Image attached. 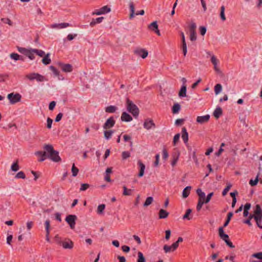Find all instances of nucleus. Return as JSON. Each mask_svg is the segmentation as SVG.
<instances>
[{"mask_svg": "<svg viewBox=\"0 0 262 262\" xmlns=\"http://www.w3.org/2000/svg\"><path fill=\"white\" fill-rule=\"evenodd\" d=\"M45 151H38L35 152V155L39 157V161H43L47 158H49L55 162H58L61 161L59 156V152L55 150L51 144H47L44 146Z\"/></svg>", "mask_w": 262, "mask_h": 262, "instance_id": "1", "label": "nucleus"}, {"mask_svg": "<svg viewBox=\"0 0 262 262\" xmlns=\"http://www.w3.org/2000/svg\"><path fill=\"white\" fill-rule=\"evenodd\" d=\"M250 218H253L255 220L257 226L260 229H262V225H261L262 219V210L259 205H256L255 209L254 211V214H250Z\"/></svg>", "mask_w": 262, "mask_h": 262, "instance_id": "2", "label": "nucleus"}, {"mask_svg": "<svg viewBox=\"0 0 262 262\" xmlns=\"http://www.w3.org/2000/svg\"><path fill=\"white\" fill-rule=\"evenodd\" d=\"M57 243L58 245L66 249H72L74 247V243L69 238L66 239L64 241H57Z\"/></svg>", "mask_w": 262, "mask_h": 262, "instance_id": "3", "label": "nucleus"}, {"mask_svg": "<svg viewBox=\"0 0 262 262\" xmlns=\"http://www.w3.org/2000/svg\"><path fill=\"white\" fill-rule=\"evenodd\" d=\"M7 98L11 104H14L20 101L21 96L19 93H11L8 95Z\"/></svg>", "mask_w": 262, "mask_h": 262, "instance_id": "4", "label": "nucleus"}, {"mask_svg": "<svg viewBox=\"0 0 262 262\" xmlns=\"http://www.w3.org/2000/svg\"><path fill=\"white\" fill-rule=\"evenodd\" d=\"M76 219L77 216L75 215L70 214L67 216L66 221L70 225L71 229H74L75 228Z\"/></svg>", "mask_w": 262, "mask_h": 262, "instance_id": "5", "label": "nucleus"}, {"mask_svg": "<svg viewBox=\"0 0 262 262\" xmlns=\"http://www.w3.org/2000/svg\"><path fill=\"white\" fill-rule=\"evenodd\" d=\"M58 65L61 70L64 72H71L73 70V67L70 64H64L59 62Z\"/></svg>", "mask_w": 262, "mask_h": 262, "instance_id": "6", "label": "nucleus"}, {"mask_svg": "<svg viewBox=\"0 0 262 262\" xmlns=\"http://www.w3.org/2000/svg\"><path fill=\"white\" fill-rule=\"evenodd\" d=\"M115 123V121L114 120L113 117H110L107 119L105 123L103 125L104 129H108L112 127Z\"/></svg>", "mask_w": 262, "mask_h": 262, "instance_id": "7", "label": "nucleus"}, {"mask_svg": "<svg viewBox=\"0 0 262 262\" xmlns=\"http://www.w3.org/2000/svg\"><path fill=\"white\" fill-rule=\"evenodd\" d=\"M135 54L141 56L142 58H145L148 55V52L143 49H136L134 51Z\"/></svg>", "mask_w": 262, "mask_h": 262, "instance_id": "8", "label": "nucleus"}, {"mask_svg": "<svg viewBox=\"0 0 262 262\" xmlns=\"http://www.w3.org/2000/svg\"><path fill=\"white\" fill-rule=\"evenodd\" d=\"M181 39H182V50L184 54V55L185 56L187 53V46L186 43L185 41V35L183 32H181Z\"/></svg>", "mask_w": 262, "mask_h": 262, "instance_id": "9", "label": "nucleus"}, {"mask_svg": "<svg viewBox=\"0 0 262 262\" xmlns=\"http://www.w3.org/2000/svg\"><path fill=\"white\" fill-rule=\"evenodd\" d=\"M210 118L209 115H206L203 116H198L196 118V121L201 124L204 123L208 122Z\"/></svg>", "mask_w": 262, "mask_h": 262, "instance_id": "10", "label": "nucleus"}, {"mask_svg": "<svg viewBox=\"0 0 262 262\" xmlns=\"http://www.w3.org/2000/svg\"><path fill=\"white\" fill-rule=\"evenodd\" d=\"M138 164L139 167V172L138 173V176L139 177H141L144 175L145 166L140 160L138 161Z\"/></svg>", "mask_w": 262, "mask_h": 262, "instance_id": "11", "label": "nucleus"}, {"mask_svg": "<svg viewBox=\"0 0 262 262\" xmlns=\"http://www.w3.org/2000/svg\"><path fill=\"white\" fill-rule=\"evenodd\" d=\"M219 234L220 237L225 242L229 239V236L224 232L223 228L220 227L219 229Z\"/></svg>", "mask_w": 262, "mask_h": 262, "instance_id": "12", "label": "nucleus"}, {"mask_svg": "<svg viewBox=\"0 0 262 262\" xmlns=\"http://www.w3.org/2000/svg\"><path fill=\"white\" fill-rule=\"evenodd\" d=\"M155 126V123L151 120H146L144 123V127L147 129H151Z\"/></svg>", "mask_w": 262, "mask_h": 262, "instance_id": "13", "label": "nucleus"}, {"mask_svg": "<svg viewBox=\"0 0 262 262\" xmlns=\"http://www.w3.org/2000/svg\"><path fill=\"white\" fill-rule=\"evenodd\" d=\"M69 26V23H61V24H53L51 25V28L62 29V28H66Z\"/></svg>", "mask_w": 262, "mask_h": 262, "instance_id": "14", "label": "nucleus"}, {"mask_svg": "<svg viewBox=\"0 0 262 262\" xmlns=\"http://www.w3.org/2000/svg\"><path fill=\"white\" fill-rule=\"evenodd\" d=\"M139 114V109L138 107L132 103V115L137 118Z\"/></svg>", "mask_w": 262, "mask_h": 262, "instance_id": "15", "label": "nucleus"}, {"mask_svg": "<svg viewBox=\"0 0 262 262\" xmlns=\"http://www.w3.org/2000/svg\"><path fill=\"white\" fill-rule=\"evenodd\" d=\"M186 85L183 84L181 87V89L179 93V96L181 97H184L186 96Z\"/></svg>", "mask_w": 262, "mask_h": 262, "instance_id": "16", "label": "nucleus"}, {"mask_svg": "<svg viewBox=\"0 0 262 262\" xmlns=\"http://www.w3.org/2000/svg\"><path fill=\"white\" fill-rule=\"evenodd\" d=\"M196 193L199 197V200L205 201V193L204 192H203L201 189H198L196 190Z\"/></svg>", "mask_w": 262, "mask_h": 262, "instance_id": "17", "label": "nucleus"}, {"mask_svg": "<svg viewBox=\"0 0 262 262\" xmlns=\"http://www.w3.org/2000/svg\"><path fill=\"white\" fill-rule=\"evenodd\" d=\"M182 138L185 143L188 142V134L185 127L182 128Z\"/></svg>", "mask_w": 262, "mask_h": 262, "instance_id": "18", "label": "nucleus"}, {"mask_svg": "<svg viewBox=\"0 0 262 262\" xmlns=\"http://www.w3.org/2000/svg\"><path fill=\"white\" fill-rule=\"evenodd\" d=\"M121 119L122 121H129L131 120V117L126 112H123L121 115Z\"/></svg>", "mask_w": 262, "mask_h": 262, "instance_id": "19", "label": "nucleus"}, {"mask_svg": "<svg viewBox=\"0 0 262 262\" xmlns=\"http://www.w3.org/2000/svg\"><path fill=\"white\" fill-rule=\"evenodd\" d=\"M191 189V186H187L184 188L182 193L183 198H186L189 195Z\"/></svg>", "mask_w": 262, "mask_h": 262, "instance_id": "20", "label": "nucleus"}, {"mask_svg": "<svg viewBox=\"0 0 262 262\" xmlns=\"http://www.w3.org/2000/svg\"><path fill=\"white\" fill-rule=\"evenodd\" d=\"M35 49H28L25 55L27 56L29 59L31 60H33L35 58V56L34 55V50Z\"/></svg>", "mask_w": 262, "mask_h": 262, "instance_id": "21", "label": "nucleus"}, {"mask_svg": "<svg viewBox=\"0 0 262 262\" xmlns=\"http://www.w3.org/2000/svg\"><path fill=\"white\" fill-rule=\"evenodd\" d=\"M169 213L164 209H160L159 211V218L165 219L167 217Z\"/></svg>", "mask_w": 262, "mask_h": 262, "instance_id": "22", "label": "nucleus"}, {"mask_svg": "<svg viewBox=\"0 0 262 262\" xmlns=\"http://www.w3.org/2000/svg\"><path fill=\"white\" fill-rule=\"evenodd\" d=\"M35 80L38 82H42L45 81H47V79L43 75H41L37 73H36Z\"/></svg>", "mask_w": 262, "mask_h": 262, "instance_id": "23", "label": "nucleus"}, {"mask_svg": "<svg viewBox=\"0 0 262 262\" xmlns=\"http://www.w3.org/2000/svg\"><path fill=\"white\" fill-rule=\"evenodd\" d=\"M50 54L48 53L47 55L45 56V57L42 59V62L43 64L47 65L49 64L51 62V59L49 58Z\"/></svg>", "mask_w": 262, "mask_h": 262, "instance_id": "24", "label": "nucleus"}, {"mask_svg": "<svg viewBox=\"0 0 262 262\" xmlns=\"http://www.w3.org/2000/svg\"><path fill=\"white\" fill-rule=\"evenodd\" d=\"M117 110V107L114 105H110L106 107L105 111L107 113H114Z\"/></svg>", "mask_w": 262, "mask_h": 262, "instance_id": "25", "label": "nucleus"}, {"mask_svg": "<svg viewBox=\"0 0 262 262\" xmlns=\"http://www.w3.org/2000/svg\"><path fill=\"white\" fill-rule=\"evenodd\" d=\"M222 113V111L221 108L217 107L216 108L213 112V115L216 118H218L221 115Z\"/></svg>", "mask_w": 262, "mask_h": 262, "instance_id": "26", "label": "nucleus"}, {"mask_svg": "<svg viewBox=\"0 0 262 262\" xmlns=\"http://www.w3.org/2000/svg\"><path fill=\"white\" fill-rule=\"evenodd\" d=\"M222 90V86L221 84H216L214 86V92L215 95H218Z\"/></svg>", "mask_w": 262, "mask_h": 262, "instance_id": "27", "label": "nucleus"}, {"mask_svg": "<svg viewBox=\"0 0 262 262\" xmlns=\"http://www.w3.org/2000/svg\"><path fill=\"white\" fill-rule=\"evenodd\" d=\"M138 259H137V262H145V258L143 254V253L140 252V251H139L138 252Z\"/></svg>", "mask_w": 262, "mask_h": 262, "instance_id": "28", "label": "nucleus"}, {"mask_svg": "<svg viewBox=\"0 0 262 262\" xmlns=\"http://www.w3.org/2000/svg\"><path fill=\"white\" fill-rule=\"evenodd\" d=\"M153 200H154L153 198L151 196H149V197L147 198L145 202H144V203L143 204V206L145 207H147V206L150 205L152 203Z\"/></svg>", "mask_w": 262, "mask_h": 262, "instance_id": "29", "label": "nucleus"}, {"mask_svg": "<svg viewBox=\"0 0 262 262\" xmlns=\"http://www.w3.org/2000/svg\"><path fill=\"white\" fill-rule=\"evenodd\" d=\"M148 28L154 31L158 28V26L156 21L151 23L149 26Z\"/></svg>", "mask_w": 262, "mask_h": 262, "instance_id": "30", "label": "nucleus"}, {"mask_svg": "<svg viewBox=\"0 0 262 262\" xmlns=\"http://www.w3.org/2000/svg\"><path fill=\"white\" fill-rule=\"evenodd\" d=\"M179 157V153L175 154L173 156V160L171 162V165L172 166H174L176 165V164L178 160Z\"/></svg>", "mask_w": 262, "mask_h": 262, "instance_id": "31", "label": "nucleus"}, {"mask_svg": "<svg viewBox=\"0 0 262 262\" xmlns=\"http://www.w3.org/2000/svg\"><path fill=\"white\" fill-rule=\"evenodd\" d=\"M79 171V169L75 166V164L73 163L72 167V172L73 177H76Z\"/></svg>", "mask_w": 262, "mask_h": 262, "instance_id": "32", "label": "nucleus"}, {"mask_svg": "<svg viewBox=\"0 0 262 262\" xmlns=\"http://www.w3.org/2000/svg\"><path fill=\"white\" fill-rule=\"evenodd\" d=\"M113 134V131L111 130L105 131L104 133V137L108 140L111 138Z\"/></svg>", "mask_w": 262, "mask_h": 262, "instance_id": "33", "label": "nucleus"}, {"mask_svg": "<svg viewBox=\"0 0 262 262\" xmlns=\"http://www.w3.org/2000/svg\"><path fill=\"white\" fill-rule=\"evenodd\" d=\"M180 110V105L178 103H176L172 107V112L174 114L178 113Z\"/></svg>", "mask_w": 262, "mask_h": 262, "instance_id": "34", "label": "nucleus"}, {"mask_svg": "<svg viewBox=\"0 0 262 262\" xmlns=\"http://www.w3.org/2000/svg\"><path fill=\"white\" fill-rule=\"evenodd\" d=\"M189 36H190V39L191 41L195 40L196 39V31H189Z\"/></svg>", "mask_w": 262, "mask_h": 262, "instance_id": "35", "label": "nucleus"}, {"mask_svg": "<svg viewBox=\"0 0 262 262\" xmlns=\"http://www.w3.org/2000/svg\"><path fill=\"white\" fill-rule=\"evenodd\" d=\"M163 249L165 253H168V252H170L171 251H174L171 245L168 246L167 245H165L163 247Z\"/></svg>", "mask_w": 262, "mask_h": 262, "instance_id": "36", "label": "nucleus"}, {"mask_svg": "<svg viewBox=\"0 0 262 262\" xmlns=\"http://www.w3.org/2000/svg\"><path fill=\"white\" fill-rule=\"evenodd\" d=\"M11 169L13 171H17L19 169L17 161L11 165Z\"/></svg>", "mask_w": 262, "mask_h": 262, "instance_id": "37", "label": "nucleus"}, {"mask_svg": "<svg viewBox=\"0 0 262 262\" xmlns=\"http://www.w3.org/2000/svg\"><path fill=\"white\" fill-rule=\"evenodd\" d=\"M102 14L108 13L111 11L110 8L108 7L107 6H104L100 8Z\"/></svg>", "mask_w": 262, "mask_h": 262, "instance_id": "38", "label": "nucleus"}, {"mask_svg": "<svg viewBox=\"0 0 262 262\" xmlns=\"http://www.w3.org/2000/svg\"><path fill=\"white\" fill-rule=\"evenodd\" d=\"M36 73H32L28 74L26 75V77L30 80H33L35 79Z\"/></svg>", "mask_w": 262, "mask_h": 262, "instance_id": "39", "label": "nucleus"}, {"mask_svg": "<svg viewBox=\"0 0 262 262\" xmlns=\"http://www.w3.org/2000/svg\"><path fill=\"white\" fill-rule=\"evenodd\" d=\"M232 216H233L232 212H229L228 213L227 219L226 221L225 222V223L224 224V227H226L228 225V224H229V223L231 217H232Z\"/></svg>", "mask_w": 262, "mask_h": 262, "instance_id": "40", "label": "nucleus"}, {"mask_svg": "<svg viewBox=\"0 0 262 262\" xmlns=\"http://www.w3.org/2000/svg\"><path fill=\"white\" fill-rule=\"evenodd\" d=\"M105 207V205L104 204L99 205L97 208V213L98 214H101L103 212V210H104Z\"/></svg>", "mask_w": 262, "mask_h": 262, "instance_id": "41", "label": "nucleus"}, {"mask_svg": "<svg viewBox=\"0 0 262 262\" xmlns=\"http://www.w3.org/2000/svg\"><path fill=\"white\" fill-rule=\"evenodd\" d=\"M225 8L224 6H222L221 7L220 16H221V19L223 20H225L226 19V17H225Z\"/></svg>", "mask_w": 262, "mask_h": 262, "instance_id": "42", "label": "nucleus"}, {"mask_svg": "<svg viewBox=\"0 0 262 262\" xmlns=\"http://www.w3.org/2000/svg\"><path fill=\"white\" fill-rule=\"evenodd\" d=\"M206 203L205 201L199 200L198 205L196 206V210L200 211L203 205Z\"/></svg>", "mask_w": 262, "mask_h": 262, "instance_id": "43", "label": "nucleus"}, {"mask_svg": "<svg viewBox=\"0 0 262 262\" xmlns=\"http://www.w3.org/2000/svg\"><path fill=\"white\" fill-rule=\"evenodd\" d=\"M15 178L17 179L21 178L24 179L26 178V175L23 171H20L16 174Z\"/></svg>", "mask_w": 262, "mask_h": 262, "instance_id": "44", "label": "nucleus"}, {"mask_svg": "<svg viewBox=\"0 0 262 262\" xmlns=\"http://www.w3.org/2000/svg\"><path fill=\"white\" fill-rule=\"evenodd\" d=\"M45 225L46 233H50V222L49 220H47L45 221Z\"/></svg>", "mask_w": 262, "mask_h": 262, "instance_id": "45", "label": "nucleus"}, {"mask_svg": "<svg viewBox=\"0 0 262 262\" xmlns=\"http://www.w3.org/2000/svg\"><path fill=\"white\" fill-rule=\"evenodd\" d=\"M123 195H129L131 194V190L127 189V187L125 185L123 186Z\"/></svg>", "mask_w": 262, "mask_h": 262, "instance_id": "46", "label": "nucleus"}, {"mask_svg": "<svg viewBox=\"0 0 262 262\" xmlns=\"http://www.w3.org/2000/svg\"><path fill=\"white\" fill-rule=\"evenodd\" d=\"M33 51L40 57H43L45 55V52L41 50L35 49Z\"/></svg>", "mask_w": 262, "mask_h": 262, "instance_id": "47", "label": "nucleus"}, {"mask_svg": "<svg viewBox=\"0 0 262 262\" xmlns=\"http://www.w3.org/2000/svg\"><path fill=\"white\" fill-rule=\"evenodd\" d=\"M211 61L213 66L217 65L219 63V60L214 55H212L211 58Z\"/></svg>", "mask_w": 262, "mask_h": 262, "instance_id": "48", "label": "nucleus"}, {"mask_svg": "<svg viewBox=\"0 0 262 262\" xmlns=\"http://www.w3.org/2000/svg\"><path fill=\"white\" fill-rule=\"evenodd\" d=\"M10 56L12 59H13L15 60H17L20 59V55H19L17 53H11L10 55Z\"/></svg>", "mask_w": 262, "mask_h": 262, "instance_id": "49", "label": "nucleus"}, {"mask_svg": "<svg viewBox=\"0 0 262 262\" xmlns=\"http://www.w3.org/2000/svg\"><path fill=\"white\" fill-rule=\"evenodd\" d=\"M232 185L230 184H229L227 187L223 190L222 192V194L223 196H225L227 194L230 189L231 188Z\"/></svg>", "mask_w": 262, "mask_h": 262, "instance_id": "50", "label": "nucleus"}, {"mask_svg": "<svg viewBox=\"0 0 262 262\" xmlns=\"http://www.w3.org/2000/svg\"><path fill=\"white\" fill-rule=\"evenodd\" d=\"M50 69L55 76H58L59 75V72L54 66H51Z\"/></svg>", "mask_w": 262, "mask_h": 262, "instance_id": "51", "label": "nucleus"}, {"mask_svg": "<svg viewBox=\"0 0 262 262\" xmlns=\"http://www.w3.org/2000/svg\"><path fill=\"white\" fill-rule=\"evenodd\" d=\"M191 212H192L191 209H187L185 214L184 215L183 218L184 219H187L188 220H190L191 218L189 217V215H190V214L191 213Z\"/></svg>", "mask_w": 262, "mask_h": 262, "instance_id": "52", "label": "nucleus"}, {"mask_svg": "<svg viewBox=\"0 0 262 262\" xmlns=\"http://www.w3.org/2000/svg\"><path fill=\"white\" fill-rule=\"evenodd\" d=\"M252 256L259 259H262V252L254 253Z\"/></svg>", "mask_w": 262, "mask_h": 262, "instance_id": "53", "label": "nucleus"}, {"mask_svg": "<svg viewBox=\"0 0 262 262\" xmlns=\"http://www.w3.org/2000/svg\"><path fill=\"white\" fill-rule=\"evenodd\" d=\"M258 176H257L256 177V178H255V179L254 180H253L252 179L250 180L249 184L251 186H255L257 184L258 181Z\"/></svg>", "mask_w": 262, "mask_h": 262, "instance_id": "54", "label": "nucleus"}, {"mask_svg": "<svg viewBox=\"0 0 262 262\" xmlns=\"http://www.w3.org/2000/svg\"><path fill=\"white\" fill-rule=\"evenodd\" d=\"M130 157V153L128 151H123L122 153V158L123 160L126 159Z\"/></svg>", "mask_w": 262, "mask_h": 262, "instance_id": "55", "label": "nucleus"}, {"mask_svg": "<svg viewBox=\"0 0 262 262\" xmlns=\"http://www.w3.org/2000/svg\"><path fill=\"white\" fill-rule=\"evenodd\" d=\"M144 14V11L143 10H141V11H140L139 12L135 13L133 6H132V17H133L134 15H142Z\"/></svg>", "mask_w": 262, "mask_h": 262, "instance_id": "56", "label": "nucleus"}, {"mask_svg": "<svg viewBox=\"0 0 262 262\" xmlns=\"http://www.w3.org/2000/svg\"><path fill=\"white\" fill-rule=\"evenodd\" d=\"M90 187L89 184L86 183H83L81 185V187L80 188V191H84L86 190Z\"/></svg>", "mask_w": 262, "mask_h": 262, "instance_id": "57", "label": "nucleus"}, {"mask_svg": "<svg viewBox=\"0 0 262 262\" xmlns=\"http://www.w3.org/2000/svg\"><path fill=\"white\" fill-rule=\"evenodd\" d=\"M196 25L194 23H192L189 25V31H195Z\"/></svg>", "mask_w": 262, "mask_h": 262, "instance_id": "58", "label": "nucleus"}, {"mask_svg": "<svg viewBox=\"0 0 262 262\" xmlns=\"http://www.w3.org/2000/svg\"><path fill=\"white\" fill-rule=\"evenodd\" d=\"M180 134H176L174 136V138H173V144L175 145L178 142V141L179 140V139H180Z\"/></svg>", "mask_w": 262, "mask_h": 262, "instance_id": "59", "label": "nucleus"}, {"mask_svg": "<svg viewBox=\"0 0 262 262\" xmlns=\"http://www.w3.org/2000/svg\"><path fill=\"white\" fill-rule=\"evenodd\" d=\"M133 237L134 241L137 243V244L138 245H139L141 244V239H140V238L138 236H137L136 235H134L133 236Z\"/></svg>", "mask_w": 262, "mask_h": 262, "instance_id": "60", "label": "nucleus"}, {"mask_svg": "<svg viewBox=\"0 0 262 262\" xmlns=\"http://www.w3.org/2000/svg\"><path fill=\"white\" fill-rule=\"evenodd\" d=\"M55 105H56L55 101H51L49 104V110H53L54 108Z\"/></svg>", "mask_w": 262, "mask_h": 262, "instance_id": "61", "label": "nucleus"}, {"mask_svg": "<svg viewBox=\"0 0 262 262\" xmlns=\"http://www.w3.org/2000/svg\"><path fill=\"white\" fill-rule=\"evenodd\" d=\"M121 249L124 252H128L130 251V247L125 245L122 246Z\"/></svg>", "mask_w": 262, "mask_h": 262, "instance_id": "62", "label": "nucleus"}, {"mask_svg": "<svg viewBox=\"0 0 262 262\" xmlns=\"http://www.w3.org/2000/svg\"><path fill=\"white\" fill-rule=\"evenodd\" d=\"M213 192H210V193H209L207 195V197L206 198V199H205L206 203H208L210 201V200L211 197L213 196Z\"/></svg>", "mask_w": 262, "mask_h": 262, "instance_id": "63", "label": "nucleus"}, {"mask_svg": "<svg viewBox=\"0 0 262 262\" xmlns=\"http://www.w3.org/2000/svg\"><path fill=\"white\" fill-rule=\"evenodd\" d=\"M63 114L61 113H59L56 117L55 121L59 122L62 118Z\"/></svg>", "mask_w": 262, "mask_h": 262, "instance_id": "64", "label": "nucleus"}]
</instances>
